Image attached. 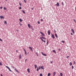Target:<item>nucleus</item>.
I'll use <instances>...</instances> for the list:
<instances>
[{"label":"nucleus","mask_w":76,"mask_h":76,"mask_svg":"<svg viewBox=\"0 0 76 76\" xmlns=\"http://www.w3.org/2000/svg\"><path fill=\"white\" fill-rule=\"evenodd\" d=\"M19 20H20V22H22V19H21L20 18V19H19Z\"/></svg>","instance_id":"nucleus-21"},{"label":"nucleus","mask_w":76,"mask_h":76,"mask_svg":"<svg viewBox=\"0 0 76 76\" xmlns=\"http://www.w3.org/2000/svg\"><path fill=\"white\" fill-rule=\"evenodd\" d=\"M16 52H18V50H16Z\"/></svg>","instance_id":"nucleus-52"},{"label":"nucleus","mask_w":76,"mask_h":76,"mask_svg":"<svg viewBox=\"0 0 76 76\" xmlns=\"http://www.w3.org/2000/svg\"><path fill=\"white\" fill-rule=\"evenodd\" d=\"M61 50H60V49H58V51H60Z\"/></svg>","instance_id":"nucleus-55"},{"label":"nucleus","mask_w":76,"mask_h":76,"mask_svg":"<svg viewBox=\"0 0 76 76\" xmlns=\"http://www.w3.org/2000/svg\"><path fill=\"white\" fill-rule=\"evenodd\" d=\"M37 71H39V68H38V67L37 68Z\"/></svg>","instance_id":"nucleus-33"},{"label":"nucleus","mask_w":76,"mask_h":76,"mask_svg":"<svg viewBox=\"0 0 76 76\" xmlns=\"http://www.w3.org/2000/svg\"><path fill=\"white\" fill-rule=\"evenodd\" d=\"M22 12L24 14H25V11L23 10H22Z\"/></svg>","instance_id":"nucleus-27"},{"label":"nucleus","mask_w":76,"mask_h":76,"mask_svg":"<svg viewBox=\"0 0 76 76\" xmlns=\"http://www.w3.org/2000/svg\"><path fill=\"white\" fill-rule=\"evenodd\" d=\"M0 41H1V42H2V41H3L2 39H1V38H0Z\"/></svg>","instance_id":"nucleus-36"},{"label":"nucleus","mask_w":76,"mask_h":76,"mask_svg":"<svg viewBox=\"0 0 76 76\" xmlns=\"http://www.w3.org/2000/svg\"><path fill=\"white\" fill-rule=\"evenodd\" d=\"M12 67L13 69H15H15H16V68H15V67L12 66Z\"/></svg>","instance_id":"nucleus-24"},{"label":"nucleus","mask_w":76,"mask_h":76,"mask_svg":"<svg viewBox=\"0 0 76 76\" xmlns=\"http://www.w3.org/2000/svg\"><path fill=\"white\" fill-rule=\"evenodd\" d=\"M28 48H29V49L31 51H33V50H32V48H31V47H28Z\"/></svg>","instance_id":"nucleus-1"},{"label":"nucleus","mask_w":76,"mask_h":76,"mask_svg":"<svg viewBox=\"0 0 76 76\" xmlns=\"http://www.w3.org/2000/svg\"><path fill=\"white\" fill-rule=\"evenodd\" d=\"M40 76H43L42 74H40L39 75Z\"/></svg>","instance_id":"nucleus-32"},{"label":"nucleus","mask_w":76,"mask_h":76,"mask_svg":"<svg viewBox=\"0 0 76 76\" xmlns=\"http://www.w3.org/2000/svg\"><path fill=\"white\" fill-rule=\"evenodd\" d=\"M72 69H74V66H72Z\"/></svg>","instance_id":"nucleus-31"},{"label":"nucleus","mask_w":76,"mask_h":76,"mask_svg":"<svg viewBox=\"0 0 76 76\" xmlns=\"http://www.w3.org/2000/svg\"><path fill=\"white\" fill-rule=\"evenodd\" d=\"M23 49L24 51L25 55L26 56L27 55V53H26V50H25V48H24Z\"/></svg>","instance_id":"nucleus-5"},{"label":"nucleus","mask_w":76,"mask_h":76,"mask_svg":"<svg viewBox=\"0 0 76 76\" xmlns=\"http://www.w3.org/2000/svg\"><path fill=\"white\" fill-rule=\"evenodd\" d=\"M34 67L35 69H37V65H34Z\"/></svg>","instance_id":"nucleus-23"},{"label":"nucleus","mask_w":76,"mask_h":76,"mask_svg":"<svg viewBox=\"0 0 76 76\" xmlns=\"http://www.w3.org/2000/svg\"><path fill=\"white\" fill-rule=\"evenodd\" d=\"M2 8H3L2 7H1L0 8V9H2Z\"/></svg>","instance_id":"nucleus-43"},{"label":"nucleus","mask_w":76,"mask_h":76,"mask_svg":"<svg viewBox=\"0 0 76 76\" xmlns=\"http://www.w3.org/2000/svg\"><path fill=\"white\" fill-rule=\"evenodd\" d=\"M24 1L25 2V3H26V0H24Z\"/></svg>","instance_id":"nucleus-45"},{"label":"nucleus","mask_w":76,"mask_h":76,"mask_svg":"<svg viewBox=\"0 0 76 76\" xmlns=\"http://www.w3.org/2000/svg\"><path fill=\"white\" fill-rule=\"evenodd\" d=\"M4 24H5V25H7V22H6V21H5L4 22Z\"/></svg>","instance_id":"nucleus-19"},{"label":"nucleus","mask_w":76,"mask_h":76,"mask_svg":"<svg viewBox=\"0 0 76 76\" xmlns=\"http://www.w3.org/2000/svg\"><path fill=\"white\" fill-rule=\"evenodd\" d=\"M71 35H73V33H71Z\"/></svg>","instance_id":"nucleus-42"},{"label":"nucleus","mask_w":76,"mask_h":76,"mask_svg":"<svg viewBox=\"0 0 76 76\" xmlns=\"http://www.w3.org/2000/svg\"><path fill=\"white\" fill-rule=\"evenodd\" d=\"M50 75H51V74L50 73H49L48 74V76H50Z\"/></svg>","instance_id":"nucleus-22"},{"label":"nucleus","mask_w":76,"mask_h":76,"mask_svg":"<svg viewBox=\"0 0 76 76\" xmlns=\"http://www.w3.org/2000/svg\"><path fill=\"white\" fill-rule=\"evenodd\" d=\"M2 63H1V62H0V66H2Z\"/></svg>","instance_id":"nucleus-34"},{"label":"nucleus","mask_w":76,"mask_h":76,"mask_svg":"<svg viewBox=\"0 0 76 76\" xmlns=\"http://www.w3.org/2000/svg\"><path fill=\"white\" fill-rule=\"evenodd\" d=\"M48 35H50V34L51 33V32H50V30L48 31Z\"/></svg>","instance_id":"nucleus-9"},{"label":"nucleus","mask_w":76,"mask_h":76,"mask_svg":"<svg viewBox=\"0 0 76 76\" xmlns=\"http://www.w3.org/2000/svg\"><path fill=\"white\" fill-rule=\"evenodd\" d=\"M38 23V24H39V23H39V21H38L37 22Z\"/></svg>","instance_id":"nucleus-40"},{"label":"nucleus","mask_w":76,"mask_h":76,"mask_svg":"<svg viewBox=\"0 0 76 76\" xmlns=\"http://www.w3.org/2000/svg\"><path fill=\"white\" fill-rule=\"evenodd\" d=\"M20 26H22V24H20Z\"/></svg>","instance_id":"nucleus-47"},{"label":"nucleus","mask_w":76,"mask_h":76,"mask_svg":"<svg viewBox=\"0 0 76 76\" xmlns=\"http://www.w3.org/2000/svg\"><path fill=\"white\" fill-rule=\"evenodd\" d=\"M15 70L16 71V72H17V73H19V72L18 70H17V69H16V68L15 69Z\"/></svg>","instance_id":"nucleus-15"},{"label":"nucleus","mask_w":76,"mask_h":76,"mask_svg":"<svg viewBox=\"0 0 76 76\" xmlns=\"http://www.w3.org/2000/svg\"><path fill=\"white\" fill-rule=\"evenodd\" d=\"M56 6H57L58 7V6H60V5H59V3H58L57 2V4L56 5Z\"/></svg>","instance_id":"nucleus-11"},{"label":"nucleus","mask_w":76,"mask_h":76,"mask_svg":"<svg viewBox=\"0 0 76 76\" xmlns=\"http://www.w3.org/2000/svg\"><path fill=\"white\" fill-rule=\"evenodd\" d=\"M4 10H6V8L5 7H4Z\"/></svg>","instance_id":"nucleus-39"},{"label":"nucleus","mask_w":76,"mask_h":76,"mask_svg":"<svg viewBox=\"0 0 76 76\" xmlns=\"http://www.w3.org/2000/svg\"><path fill=\"white\" fill-rule=\"evenodd\" d=\"M70 66H72V63L71 62H70Z\"/></svg>","instance_id":"nucleus-28"},{"label":"nucleus","mask_w":76,"mask_h":76,"mask_svg":"<svg viewBox=\"0 0 76 76\" xmlns=\"http://www.w3.org/2000/svg\"><path fill=\"white\" fill-rule=\"evenodd\" d=\"M42 42H45V40H43V41H42Z\"/></svg>","instance_id":"nucleus-41"},{"label":"nucleus","mask_w":76,"mask_h":76,"mask_svg":"<svg viewBox=\"0 0 76 76\" xmlns=\"http://www.w3.org/2000/svg\"><path fill=\"white\" fill-rule=\"evenodd\" d=\"M60 75L61 76H63V73H60Z\"/></svg>","instance_id":"nucleus-26"},{"label":"nucleus","mask_w":76,"mask_h":76,"mask_svg":"<svg viewBox=\"0 0 76 76\" xmlns=\"http://www.w3.org/2000/svg\"><path fill=\"white\" fill-rule=\"evenodd\" d=\"M74 64H75V61H74Z\"/></svg>","instance_id":"nucleus-56"},{"label":"nucleus","mask_w":76,"mask_h":76,"mask_svg":"<svg viewBox=\"0 0 76 76\" xmlns=\"http://www.w3.org/2000/svg\"><path fill=\"white\" fill-rule=\"evenodd\" d=\"M48 42H47V43H48Z\"/></svg>","instance_id":"nucleus-58"},{"label":"nucleus","mask_w":76,"mask_h":76,"mask_svg":"<svg viewBox=\"0 0 76 76\" xmlns=\"http://www.w3.org/2000/svg\"><path fill=\"white\" fill-rule=\"evenodd\" d=\"M75 10H76V6L75 7Z\"/></svg>","instance_id":"nucleus-53"},{"label":"nucleus","mask_w":76,"mask_h":76,"mask_svg":"<svg viewBox=\"0 0 76 76\" xmlns=\"http://www.w3.org/2000/svg\"><path fill=\"white\" fill-rule=\"evenodd\" d=\"M0 18L1 19H4V17L3 16H2L1 15L0 16Z\"/></svg>","instance_id":"nucleus-4"},{"label":"nucleus","mask_w":76,"mask_h":76,"mask_svg":"<svg viewBox=\"0 0 76 76\" xmlns=\"http://www.w3.org/2000/svg\"><path fill=\"white\" fill-rule=\"evenodd\" d=\"M27 72H28V73H29L30 72V71L29 70V69H27Z\"/></svg>","instance_id":"nucleus-16"},{"label":"nucleus","mask_w":76,"mask_h":76,"mask_svg":"<svg viewBox=\"0 0 76 76\" xmlns=\"http://www.w3.org/2000/svg\"><path fill=\"white\" fill-rule=\"evenodd\" d=\"M27 60V59H26L25 60V61L26 62V61Z\"/></svg>","instance_id":"nucleus-50"},{"label":"nucleus","mask_w":76,"mask_h":76,"mask_svg":"<svg viewBox=\"0 0 76 76\" xmlns=\"http://www.w3.org/2000/svg\"><path fill=\"white\" fill-rule=\"evenodd\" d=\"M28 27L29 28H30L31 27L30 26V24H28Z\"/></svg>","instance_id":"nucleus-18"},{"label":"nucleus","mask_w":76,"mask_h":76,"mask_svg":"<svg viewBox=\"0 0 76 76\" xmlns=\"http://www.w3.org/2000/svg\"><path fill=\"white\" fill-rule=\"evenodd\" d=\"M52 38H53V39H55V36H54V34H52Z\"/></svg>","instance_id":"nucleus-7"},{"label":"nucleus","mask_w":76,"mask_h":76,"mask_svg":"<svg viewBox=\"0 0 76 76\" xmlns=\"http://www.w3.org/2000/svg\"><path fill=\"white\" fill-rule=\"evenodd\" d=\"M72 32L73 34H75V31H74V30L73 29H71Z\"/></svg>","instance_id":"nucleus-10"},{"label":"nucleus","mask_w":76,"mask_h":76,"mask_svg":"<svg viewBox=\"0 0 76 76\" xmlns=\"http://www.w3.org/2000/svg\"><path fill=\"white\" fill-rule=\"evenodd\" d=\"M41 21H42V22L43 21V19H41L40 20Z\"/></svg>","instance_id":"nucleus-35"},{"label":"nucleus","mask_w":76,"mask_h":76,"mask_svg":"<svg viewBox=\"0 0 76 76\" xmlns=\"http://www.w3.org/2000/svg\"><path fill=\"white\" fill-rule=\"evenodd\" d=\"M19 59H21V58H22V54H19Z\"/></svg>","instance_id":"nucleus-3"},{"label":"nucleus","mask_w":76,"mask_h":76,"mask_svg":"<svg viewBox=\"0 0 76 76\" xmlns=\"http://www.w3.org/2000/svg\"><path fill=\"white\" fill-rule=\"evenodd\" d=\"M40 34H42V35L43 37H44V36H45L44 34L43 33H42L41 32H40Z\"/></svg>","instance_id":"nucleus-6"},{"label":"nucleus","mask_w":76,"mask_h":76,"mask_svg":"<svg viewBox=\"0 0 76 76\" xmlns=\"http://www.w3.org/2000/svg\"><path fill=\"white\" fill-rule=\"evenodd\" d=\"M39 69H41V68L40 67V66H39Z\"/></svg>","instance_id":"nucleus-49"},{"label":"nucleus","mask_w":76,"mask_h":76,"mask_svg":"<svg viewBox=\"0 0 76 76\" xmlns=\"http://www.w3.org/2000/svg\"><path fill=\"white\" fill-rule=\"evenodd\" d=\"M41 53L42 54V55H43V56H47V55H46V54L45 53H43V52H41Z\"/></svg>","instance_id":"nucleus-8"},{"label":"nucleus","mask_w":76,"mask_h":76,"mask_svg":"<svg viewBox=\"0 0 76 76\" xmlns=\"http://www.w3.org/2000/svg\"><path fill=\"white\" fill-rule=\"evenodd\" d=\"M42 38L43 39H46V38H45V37H42Z\"/></svg>","instance_id":"nucleus-20"},{"label":"nucleus","mask_w":76,"mask_h":76,"mask_svg":"<svg viewBox=\"0 0 76 76\" xmlns=\"http://www.w3.org/2000/svg\"><path fill=\"white\" fill-rule=\"evenodd\" d=\"M22 9V8H21L20 7H19V9H20H20Z\"/></svg>","instance_id":"nucleus-38"},{"label":"nucleus","mask_w":76,"mask_h":76,"mask_svg":"<svg viewBox=\"0 0 76 76\" xmlns=\"http://www.w3.org/2000/svg\"><path fill=\"white\" fill-rule=\"evenodd\" d=\"M62 6L64 5V3H63V2H62Z\"/></svg>","instance_id":"nucleus-29"},{"label":"nucleus","mask_w":76,"mask_h":76,"mask_svg":"<svg viewBox=\"0 0 76 76\" xmlns=\"http://www.w3.org/2000/svg\"><path fill=\"white\" fill-rule=\"evenodd\" d=\"M47 41H48V39L47 40Z\"/></svg>","instance_id":"nucleus-59"},{"label":"nucleus","mask_w":76,"mask_h":76,"mask_svg":"<svg viewBox=\"0 0 76 76\" xmlns=\"http://www.w3.org/2000/svg\"><path fill=\"white\" fill-rule=\"evenodd\" d=\"M6 0V1H7V0Z\"/></svg>","instance_id":"nucleus-61"},{"label":"nucleus","mask_w":76,"mask_h":76,"mask_svg":"<svg viewBox=\"0 0 76 76\" xmlns=\"http://www.w3.org/2000/svg\"><path fill=\"white\" fill-rule=\"evenodd\" d=\"M69 56H67L66 57V58H69Z\"/></svg>","instance_id":"nucleus-44"},{"label":"nucleus","mask_w":76,"mask_h":76,"mask_svg":"<svg viewBox=\"0 0 76 76\" xmlns=\"http://www.w3.org/2000/svg\"><path fill=\"white\" fill-rule=\"evenodd\" d=\"M40 68L43 70H44V66H41Z\"/></svg>","instance_id":"nucleus-12"},{"label":"nucleus","mask_w":76,"mask_h":76,"mask_svg":"<svg viewBox=\"0 0 76 76\" xmlns=\"http://www.w3.org/2000/svg\"><path fill=\"white\" fill-rule=\"evenodd\" d=\"M55 35L56 37L57 38H58V36H57V34H55Z\"/></svg>","instance_id":"nucleus-13"},{"label":"nucleus","mask_w":76,"mask_h":76,"mask_svg":"<svg viewBox=\"0 0 76 76\" xmlns=\"http://www.w3.org/2000/svg\"><path fill=\"white\" fill-rule=\"evenodd\" d=\"M62 42H63V43H64V42H64V41L62 40Z\"/></svg>","instance_id":"nucleus-37"},{"label":"nucleus","mask_w":76,"mask_h":76,"mask_svg":"<svg viewBox=\"0 0 76 76\" xmlns=\"http://www.w3.org/2000/svg\"><path fill=\"white\" fill-rule=\"evenodd\" d=\"M31 9L32 10H34V9L33 8H32Z\"/></svg>","instance_id":"nucleus-54"},{"label":"nucleus","mask_w":76,"mask_h":76,"mask_svg":"<svg viewBox=\"0 0 76 76\" xmlns=\"http://www.w3.org/2000/svg\"><path fill=\"white\" fill-rule=\"evenodd\" d=\"M40 39L42 40V41H43V39H42V37H40Z\"/></svg>","instance_id":"nucleus-25"},{"label":"nucleus","mask_w":76,"mask_h":76,"mask_svg":"<svg viewBox=\"0 0 76 76\" xmlns=\"http://www.w3.org/2000/svg\"><path fill=\"white\" fill-rule=\"evenodd\" d=\"M36 55H37V56H38V53H36Z\"/></svg>","instance_id":"nucleus-30"},{"label":"nucleus","mask_w":76,"mask_h":76,"mask_svg":"<svg viewBox=\"0 0 76 76\" xmlns=\"http://www.w3.org/2000/svg\"><path fill=\"white\" fill-rule=\"evenodd\" d=\"M56 74L55 72H53V76H55Z\"/></svg>","instance_id":"nucleus-14"},{"label":"nucleus","mask_w":76,"mask_h":76,"mask_svg":"<svg viewBox=\"0 0 76 76\" xmlns=\"http://www.w3.org/2000/svg\"><path fill=\"white\" fill-rule=\"evenodd\" d=\"M59 76H60V75H59Z\"/></svg>","instance_id":"nucleus-60"},{"label":"nucleus","mask_w":76,"mask_h":76,"mask_svg":"<svg viewBox=\"0 0 76 76\" xmlns=\"http://www.w3.org/2000/svg\"><path fill=\"white\" fill-rule=\"evenodd\" d=\"M55 32V33H56V32Z\"/></svg>","instance_id":"nucleus-62"},{"label":"nucleus","mask_w":76,"mask_h":76,"mask_svg":"<svg viewBox=\"0 0 76 76\" xmlns=\"http://www.w3.org/2000/svg\"><path fill=\"white\" fill-rule=\"evenodd\" d=\"M19 3V4H20V6H21V4H20V3Z\"/></svg>","instance_id":"nucleus-48"},{"label":"nucleus","mask_w":76,"mask_h":76,"mask_svg":"<svg viewBox=\"0 0 76 76\" xmlns=\"http://www.w3.org/2000/svg\"><path fill=\"white\" fill-rule=\"evenodd\" d=\"M1 76H3V75H2V74H1Z\"/></svg>","instance_id":"nucleus-51"},{"label":"nucleus","mask_w":76,"mask_h":76,"mask_svg":"<svg viewBox=\"0 0 76 76\" xmlns=\"http://www.w3.org/2000/svg\"><path fill=\"white\" fill-rule=\"evenodd\" d=\"M6 67L8 69V70L10 71V72H12V70L10 69L9 68V67H8L7 66H6Z\"/></svg>","instance_id":"nucleus-2"},{"label":"nucleus","mask_w":76,"mask_h":76,"mask_svg":"<svg viewBox=\"0 0 76 76\" xmlns=\"http://www.w3.org/2000/svg\"><path fill=\"white\" fill-rule=\"evenodd\" d=\"M50 63H53V61H51V62H50Z\"/></svg>","instance_id":"nucleus-57"},{"label":"nucleus","mask_w":76,"mask_h":76,"mask_svg":"<svg viewBox=\"0 0 76 76\" xmlns=\"http://www.w3.org/2000/svg\"><path fill=\"white\" fill-rule=\"evenodd\" d=\"M53 53H55V54H56V51L54 50H53Z\"/></svg>","instance_id":"nucleus-17"},{"label":"nucleus","mask_w":76,"mask_h":76,"mask_svg":"<svg viewBox=\"0 0 76 76\" xmlns=\"http://www.w3.org/2000/svg\"><path fill=\"white\" fill-rule=\"evenodd\" d=\"M74 21L75 23H76V21L74 19Z\"/></svg>","instance_id":"nucleus-46"}]
</instances>
